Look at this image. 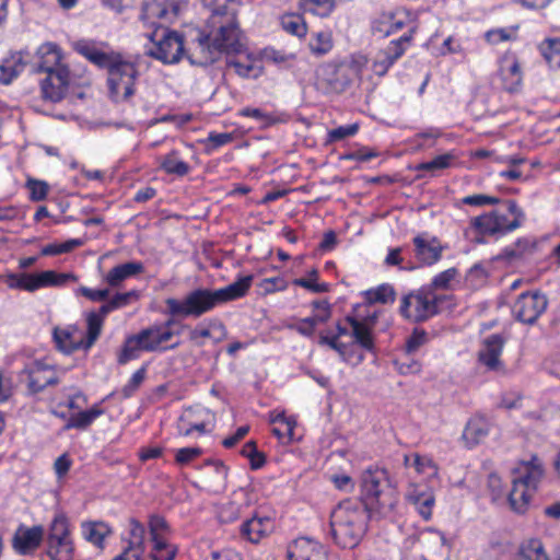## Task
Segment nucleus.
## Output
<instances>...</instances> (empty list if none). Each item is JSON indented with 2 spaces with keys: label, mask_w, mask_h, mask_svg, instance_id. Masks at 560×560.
<instances>
[{
  "label": "nucleus",
  "mask_w": 560,
  "mask_h": 560,
  "mask_svg": "<svg viewBox=\"0 0 560 560\" xmlns=\"http://www.w3.org/2000/svg\"><path fill=\"white\" fill-rule=\"evenodd\" d=\"M517 560H550L539 539H528L518 549Z\"/></svg>",
  "instance_id": "38"
},
{
  "label": "nucleus",
  "mask_w": 560,
  "mask_h": 560,
  "mask_svg": "<svg viewBox=\"0 0 560 560\" xmlns=\"http://www.w3.org/2000/svg\"><path fill=\"white\" fill-rule=\"evenodd\" d=\"M457 275L458 271L456 268L446 269L436 275L433 278L431 284L425 288L431 289L433 292L434 290H447L451 287V282L455 279Z\"/></svg>",
  "instance_id": "55"
},
{
  "label": "nucleus",
  "mask_w": 560,
  "mask_h": 560,
  "mask_svg": "<svg viewBox=\"0 0 560 560\" xmlns=\"http://www.w3.org/2000/svg\"><path fill=\"white\" fill-rule=\"evenodd\" d=\"M489 433L488 422L480 417L471 418L463 432V440L468 447H472L482 442Z\"/></svg>",
  "instance_id": "32"
},
{
  "label": "nucleus",
  "mask_w": 560,
  "mask_h": 560,
  "mask_svg": "<svg viewBox=\"0 0 560 560\" xmlns=\"http://www.w3.org/2000/svg\"><path fill=\"white\" fill-rule=\"evenodd\" d=\"M371 31L374 35L386 37L390 35V14H382L374 19L371 24Z\"/></svg>",
  "instance_id": "59"
},
{
  "label": "nucleus",
  "mask_w": 560,
  "mask_h": 560,
  "mask_svg": "<svg viewBox=\"0 0 560 560\" xmlns=\"http://www.w3.org/2000/svg\"><path fill=\"white\" fill-rule=\"evenodd\" d=\"M144 271V265L141 261H128L113 267L104 277V281L110 288H118L121 283Z\"/></svg>",
  "instance_id": "28"
},
{
  "label": "nucleus",
  "mask_w": 560,
  "mask_h": 560,
  "mask_svg": "<svg viewBox=\"0 0 560 560\" xmlns=\"http://www.w3.org/2000/svg\"><path fill=\"white\" fill-rule=\"evenodd\" d=\"M175 317L170 316L164 323L153 324L139 331L145 346V352H164L179 347L180 341L175 340L176 332L172 329Z\"/></svg>",
  "instance_id": "14"
},
{
  "label": "nucleus",
  "mask_w": 560,
  "mask_h": 560,
  "mask_svg": "<svg viewBox=\"0 0 560 560\" xmlns=\"http://www.w3.org/2000/svg\"><path fill=\"white\" fill-rule=\"evenodd\" d=\"M500 207L475 217L470 220V228L480 235H504L518 228L525 221V213L512 199L500 201Z\"/></svg>",
  "instance_id": "6"
},
{
  "label": "nucleus",
  "mask_w": 560,
  "mask_h": 560,
  "mask_svg": "<svg viewBox=\"0 0 560 560\" xmlns=\"http://www.w3.org/2000/svg\"><path fill=\"white\" fill-rule=\"evenodd\" d=\"M547 298L535 291L522 293L514 302L512 313L514 317L524 324L533 325L546 311Z\"/></svg>",
  "instance_id": "16"
},
{
  "label": "nucleus",
  "mask_w": 560,
  "mask_h": 560,
  "mask_svg": "<svg viewBox=\"0 0 560 560\" xmlns=\"http://www.w3.org/2000/svg\"><path fill=\"white\" fill-rule=\"evenodd\" d=\"M538 48L551 69H560V38H547Z\"/></svg>",
  "instance_id": "40"
},
{
  "label": "nucleus",
  "mask_w": 560,
  "mask_h": 560,
  "mask_svg": "<svg viewBox=\"0 0 560 560\" xmlns=\"http://www.w3.org/2000/svg\"><path fill=\"white\" fill-rule=\"evenodd\" d=\"M55 342L62 352L72 353L77 350H89L85 348L84 338L77 326L54 329Z\"/></svg>",
  "instance_id": "25"
},
{
  "label": "nucleus",
  "mask_w": 560,
  "mask_h": 560,
  "mask_svg": "<svg viewBox=\"0 0 560 560\" xmlns=\"http://www.w3.org/2000/svg\"><path fill=\"white\" fill-rule=\"evenodd\" d=\"M86 332L83 336L85 348H92L102 334L104 322L94 312L85 315Z\"/></svg>",
  "instance_id": "42"
},
{
  "label": "nucleus",
  "mask_w": 560,
  "mask_h": 560,
  "mask_svg": "<svg viewBox=\"0 0 560 560\" xmlns=\"http://www.w3.org/2000/svg\"><path fill=\"white\" fill-rule=\"evenodd\" d=\"M25 187L30 192V200L42 201L46 199L49 192V185L45 180L28 177L25 182Z\"/></svg>",
  "instance_id": "51"
},
{
  "label": "nucleus",
  "mask_w": 560,
  "mask_h": 560,
  "mask_svg": "<svg viewBox=\"0 0 560 560\" xmlns=\"http://www.w3.org/2000/svg\"><path fill=\"white\" fill-rule=\"evenodd\" d=\"M512 476V489L508 495L509 504L514 512L523 514L527 511L529 501L542 479V463L533 455L529 460L520 462L513 469Z\"/></svg>",
  "instance_id": "5"
},
{
  "label": "nucleus",
  "mask_w": 560,
  "mask_h": 560,
  "mask_svg": "<svg viewBox=\"0 0 560 560\" xmlns=\"http://www.w3.org/2000/svg\"><path fill=\"white\" fill-rule=\"evenodd\" d=\"M82 245L79 238H72L60 244H48L40 250L43 256H55L72 252L74 248Z\"/></svg>",
  "instance_id": "52"
},
{
  "label": "nucleus",
  "mask_w": 560,
  "mask_h": 560,
  "mask_svg": "<svg viewBox=\"0 0 560 560\" xmlns=\"http://www.w3.org/2000/svg\"><path fill=\"white\" fill-rule=\"evenodd\" d=\"M300 5L305 12L327 18L335 10L336 0H300Z\"/></svg>",
  "instance_id": "43"
},
{
  "label": "nucleus",
  "mask_w": 560,
  "mask_h": 560,
  "mask_svg": "<svg viewBox=\"0 0 560 560\" xmlns=\"http://www.w3.org/2000/svg\"><path fill=\"white\" fill-rule=\"evenodd\" d=\"M147 376V368L142 366L137 370L127 384L121 388V395L124 398H130L142 385Z\"/></svg>",
  "instance_id": "54"
},
{
  "label": "nucleus",
  "mask_w": 560,
  "mask_h": 560,
  "mask_svg": "<svg viewBox=\"0 0 560 560\" xmlns=\"http://www.w3.org/2000/svg\"><path fill=\"white\" fill-rule=\"evenodd\" d=\"M207 466L212 467L214 472V480L208 485V488H213L214 490L223 489L228 476V468L221 462H208Z\"/></svg>",
  "instance_id": "57"
},
{
  "label": "nucleus",
  "mask_w": 560,
  "mask_h": 560,
  "mask_svg": "<svg viewBox=\"0 0 560 560\" xmlns=\"http://www.w3.org/2000/svg\"><path fill=\"white\" fill-rule=\"evenodd\" d=\"M273 528V523L269 517L254 516L242 524L241 534L250 542L257 544L267 536Z\"/></svg>",
  "instance_id": "29"
},
{
  "label": "nucleus",
  "mask_w": 560,
  "mask_h": 560,
  "mask_svg": "<svg viewBox=\"0 0 560 560\" xmlns=\"http://www.w3.org/2000/svg\"><path fill=\"white\" fill-rule=\"evenodd\" d=\"M358 130L359 126L357 124L337 127L328 131L327 142H337L346 138L352 137L358 132Z\"/></svg>",
  "instance_id": "56"
},
{
  "label": "nucleus",
  "mask_w": 560,
  "mask_h": 560,
  "mask_svg": "<svg viewBox=\"0 0 560 560\" xmlns=\"http://www.w3.org/2000/svg\"><path fill=\"white\" fill-rule=\"evenodd\" d=\"M441 301V295H436L431 289L423 287L401 299L399 313L410 322H424L439 313L438 305Z\"/></svg>",
  "instance_id": "10"
},
{
  "label": "nucleus",
  "mask_w": 560,
  "mask_h": 560,
  "mask_svg": "<svg viewBox=\"0 0 560 560\" xmlns=\"http://www.w3.org/2000/svg\"><path fill=\"white\" fill-rule=\"evenodd\" d=\"M412 243L415 256L422 265L432 266L442 258L444 246L438 237L429 233H421L413 237Z\"/></svg>",
  "instance_id": "19"
},
{
  "label": "nucleus",
  "mask_w": 560,
  "mask_h": 560,
  "mask_svg": "<svg viewBox=\"0 0 560 560\" xmlns=\"http://www.w3.org/2000/svg\"><path fill=\"white\" fill-rule=\"evenodd\" d=\"M266 294L275 293L287 289V281L281 277L266 278L259 283Z\"/></svg>",
  "instance_id": "62"
},
{
  "label": "nucleus",
  "mask_w": 560,
  "mask_h": 560,
  "mask_svg": "<svg viewBox=\"0 0 560 560\" xmlns=\"http://www.w3.org/2000/svg\"><path fill=\"white\" fill-rule=\"evenodd\" d=\"M109 97L114 102H126L136 93V81L139 75L136 61L127 60L121 54L105 68Z\"/></svg>",
  "instance_id": "7"
},
{
  "label": "nucleus",
  "mask_w": 560,
  "mask_h": 560,
  "mask_svg": "<svg viewBox=\"0 0 560 560\" xmlns=\"http://www.w3.org/2000/svg\"><path fill=\"white\" fill-rule=\"evenodd\" d=\"M428 341V335L424 330L416 329L411 336L407 339L406 350L408 353L416 352Z\"/></svg>",
  "instance_id": "64"
},
{
  "label": "nucleus",
  "mask_w": 560,
  "mask_h": 560,
  "mask_svg": "<svg viewBox=\"0 0 560 560\" xmlns=\"http://www.w3.org/2000/svg\"><path fill=\"white\" fill-rule=\"evenodd\" d=\"M456 156L448 152L445 154H441L435 156L433 160L429 162L420 163L416 166L417 171H425L434 174L438 171L448 168L453 165Z\"/></svg>",
  "instance_id": "44"
},
{
  "label": "nucleus",
  "mask_w": 560,
  "mask_h": 560,
  "mask_svg": "<svg viewBox=\"0 0 560 560\" xmlns=\"http://www.w3.org/2000/svg\"><path fill=\"white\" fill-rule=\"evenodd\" d=\"M288 560H328L327 549L319 542L302 537L287 550Z\"/></svg>",
  "instance_id": "22"
},
{
  "label": "nucleus",
  "mask_w": 560,
  "mask_h": 560,
  "mask_svg": "<svg viewBox=\"0 0 560 560\" xmlns=\"http://www.w3.org/2000/svg\"><path fill=\"white\" fill-rule=\"evenodd\" d=\"M273 424L271 432L281 442L289 443L294 439V430L296 425L294 420L285 418L284 416H278L273 420Z\"/></svg>",
  "instance_id": "41"
},
{
  "label": "nucleus",
  "mask_w": 560,
  "mask_h": 560,
  "mask_svg": "<svg viewBox=\"0 0 560 560\" xmlns=\"http://www.w3.org/2000/svg\"><path fill=\"white\" fill-rule=\"evenodd\" d=\"M140 298V292L138 290H130L124 293H116L110 298V301L115 307V310H119L128 306L135 301H138Z\"/></svg>",
  "instance_id": "60"
},
{
  "label": "nucleus",
  "mask_w": 560,
  "mask_h": 560,
  "mask_svg": "<svg viewBox=\"0 0 560 560\" xmlns=\"http://www.w3.org/2000/svg\"><path fill=\"white\" fill-rule=\"evenodd\" d=\"M460 202L463 205L472 206V207H483L488 205H497L500 202V199L497 197L478 194V195H470L464 197Z\"/></svg>",
  "instance_id": "61"
},
{
  "label": "nucleus",
  "mask_w": 560,
  "mask_h": 560,
  "mask_svg": "<svg viewBox=\"0 0 560 560\" xmlns=\"http://www.w3.org/2000/svg\"><path fill=\"white\" fill-rule=\"evenodd\" d=\"M352 63H326L318 68L316 83L318 89L327 94L345 92L359 74V67Z\"/></svg>",
  "instance_id": "11"
},
{
  "label": "nucleus",
  "mask_w": 560,
  "mask_h": 560,
  "mask_svg": "<svg viewBox=\"0 0 560 560\" xmlns=\"http://www.w3.org/2000/svg\"><path fill=\"white\" fill-rule=\"evenodd\" d=\"M74 49L80 55L85 57L89 61L96 65L100 68H106L109 62L115 58L118 52H106L100 44L93 40L81 39L74 44Z\"/></svg>",
  "instance_id": "27"
},
{
  "label": "nucleus",
  "mask_w": 560,
  "mask_h": 560,
  "mask_svg": "<svg viewBox=\"0 0 560 560\" xmlns=\"http://www.w3.org/2000/svg\"><path fill=\"white\" fill-rule=\"evenodd\" d=\"M504 343L505 339L499 334L488 336L482 341L481 348L478 352L479 363L490 371H500L503 368L500 357L502 354Z\"/></svg>",
  "instance_id": "21"
},
{
  "label": "nucleus",
  "mask_w": 560,
  "mask_h": 560,
  "mask_svg": "<svg viewBox=\"0 0 560 560\" xmlns=\"http://www.w3.org/2000/svg\"><path fill=\"white\" fill-rule=\"evenodd\" d=\"M334 47L332 34L330 31H320L312 34L308 48L312 55L323 57L330 52Z\"/></svg>",
  "instance_id": "39"
},
{
  "label": "nucleus",
  "mask_w": 560,
  "mask_h": 560,
  "mask_svg": "<svg viewBox=\"0 0 560 560\" xmlns=\"http://www.w3.org/2000/svg\"><path fill=\"white\" fill-rule=\"evenodd\" d=\"M406 498L416 506L417 511L424 520H429L431 517L435 501L431 489L425 486L411 483L408 487Z\"/></svg>",
  "instance_id": "26"
},
{
  "label": "nucleus",
  "mask_w": 560,
  "mask_h": 560,
  "mask_svg": "<svg viewBox=\"0 0 560 560\" xmlns=\"http://www.w3.org/2000/svg\"><path fill=\"white\" fill-rule=\"evenodd\" d=\"M46 545L47 556L50 560H73L75 547L72 526L65 513H56L50 522Z\"/></svg>",
  "instance_id": "8"
},
{
  "label": "nucleus",
  "mask_w": 560,
  "mask_h": 560,
  "mask_svg": "<svg viewBox=\"0 0 560 560\" xmlns=\"http://www.w3.org/2000/svg\"><path fill=\"white\" fill-rule=\"evenodd\" d=\"M141 352H145V346L140 334H135L126 338L124 346L118 353L117 362L121 365L140 357Z\"/></svg>",
  "instance_id": "36"
},
{
  "label": "nucleus",
  "mask_w": 560,
  "mask_h": 560,
  "mask_svg": "<svg viewBox=\"0 0 560 560\" xmlns=\"http://www.w3.org/2000/svg\"><path fill=\"white\" fill-rule=\"evenodd\" d=\"M188 0H143L141 21L150 26L173 23Z\"/></svg>",
  "instance_id": "13"
},
{
  "label": "nucleus",
  "mask_w": 560,
  "mask_h": 560,
  "mask_svg": "<svg viewBox=\"0 0 560 560\" xmlns=\"http://www.w3.org/2000/svg\"><path fill=\"white\" fill-rule=\"evenodd\" d=\"M346 320L352 328V336L355 339V342L363 349L372 351L374 349L372 324L366 320H359L352 316H347Z\"/></svg>",
  "instance_id": "33"
},
{
  "label": "nucleus",
  "mask_w": 560,
  "mask_h": 560,
  "mask_svg": "<svg viewBox=\"0 0 560 560\" xmlns=\"http://www.w3.org/2000/svg\"><path fill=\"white\" fill-rule=\"evenodd\" d=\"M313 313L308 318L315 326L323 325L331 317V305L327 300H315L312 302Z\"/></svg>",
  "instance_id": "50"
},
{
  "label": "nucleus",
  "mask_w": 560,
  "mask_h": 560,
  "mask_svg": "<svg viewBox=\"0 0 560 560\" xmlns=\"http://www.w3.org/2000/svg\"><path fill=\"white\" fill-rule=\"evenodd\" d=\"M498 73L504 91L516 93L522 89L523 71L521 62L514 54H504L500 58Z\"/></svg>",
  "instance_id": "17"
},
{
  "label": "nucleus",
  "mask_w": 560,
  "mask_h": 560,
  "mask_svg": "<svg viewBox=\"0 0 560 560\" xmlns=\"http://www.w3.org/2000/svg\"><path fill=\"white\" fill-rule=\"evenodd\" d=\"M21 374L26 375L27 387L33 394L39 393L47 386L56 385L59 382L56 371L40 361H34L26 365Z\"/></svg>",
  "instance_id": "18"
},
{
  "label": "nucleus",
  "mask_w": 560,
  "mask_h": 560,
  "mask_svg": "<svg viewBox=\"0 0 560 560\" xmlns=\"http://www.w3.org/2000/svg\"><path fill=\"white\" fill-rule=\"evenodd\" d=\"M103 413L104 410L98 405H94L89 410L71 415L67 419V423L65 424L63 430H85Z\"/></svg>",
  "instance_id": "35"
},
{
  "label": "nucleus",
  "mask_w": 560,
  "mask_h": 560,
  "mask_svg": "<svg viewBox=\"0 0 560 560\" xmlns=\"http://www.w3.org/2000/svg\"><path fill=\"white\" fill-rule=\"evenodd\" d=\"M202 450L200 447H183L176 451L175 462L183 466L188 465L199 456H201Z\"/></svg>",
  "instance_id": "58"
},
{
  "label": "nucleus",
  "mask_w": 560,
  "mask_h": 560,
  "mask_svg": "<svg viewBox=\"0 0 560 560\" xmlns=\"http://www.w3.org/2000/svg\"><path fill=\"white\" fill-rule=\"evenodd\" d=\"M365 298L369 303H393L396 298V292L390 284H382L376 289H371L365 292Z\"/></svg>",
  "instance_id": "46"
},
{
  "label": "nucleus",
  "mask_w": 560,
  "mask_h": 560,
  "mask_svg": "<svg viewBox=\"0 0 560 560\" xmlns=\"http://www.w3.org/2000/svg\"><path fill=\"white\" fill-rule=\"evenodd\" d=\"M527 247L528 241L520 238L512 246L505 247L502 255L510 260L516 259L524 255V253L527 250Z\"/></svg>",
  "instance_id": "63"
},
{
  "label": "nucleus",
  "mask_w": 560,
  "mask_h": 560,
  "mask_svg": "<svg viewBox=\"0 0 560 560\" xmlns=\"http://www.w3.org/2000/svg\"><path fill=\"white\" fill-rule=\"evenodd\" d=\"M415 33L416 27H411L408 33L390 40L386 47L380 49L373 58L372 71L378 77L385 75L411 46Z\"/></svg>",
  "instance_id": "15"
},
{
  "label": "nucleus",
  "mask_w": 560,
  "mask_h": 560,
  "mask_svg": "<svg viewBox=\"0 0 560 560\" xmlns=\"http://www.w3.org/2000/svg\"><path fill=\"white\" fill-rule=\"evenodd\" d=\"M253 279L252 275H247L224 288L215 290L196 288L186 293L182 300L168 298L165 300V313L175 318H199L219 305L245 296L252 287Z\"/></svg>",
  "instance_id": "2"
},
{
  "label": "nucleus",
  "mask_w": 560,
  "mask_h": 560,
  "mask_svg": "<svg viewBox=\"0 0 560 560\" xmlns=\"http://www.w3.org/2000/svg\"><path fill=\"white\" fill-rule=\"evenodd\" d=\"M412 467L419 475L425 476L428 479L435 478L439 472L438 465L430 456L413 453Z\"/></svg>",
  "instance_id": "45"
},
{
  "label": "nucleus",
  "mask_w": 560,
  "mask_h": 560,
  "mask_svg": "<svg viewBox=\"0 0 560 560\" xmlns=\"http://www.w3.org/2000/svg\"><path fill=\"white\" fill-rule=\"evenodd\" d=\"M210 11L206 32H200L187 51L191 65L207 67L218 61L223 54L236 55L228 60L242 78H257L261 73L258 61L249 54L243 55L244 45L236 14L241 0H203Z\"/></svg>",
  "instance_id": "1"
},
{
  "label": "nucleus",
  "mask_w": 560,
  "mask_h": 560,
  "mask_svg": "<svg viewBox=\"0 0 560 560\" xmlns=\"http://www.w3.org/2000/svg\"><path fill=\"white\" fill-rule=\"evenodd\" d=\"M46 78L40 83L43 97L52 103L61 101L71 83L69 69H60L46 73Z\"/></svg>",
  "instance_id": "20"
},
{
  "label": "nucleus",
  "mask_w": 560,
  "mask_h": 560,
  "mask_svg": "<svg viewBox=\"0 0 560 560\" xmlns=\"http://www.w3.org/2000/svg\"><path fill=\"white\" fill-rule=\"evenodd\" d=\"M151 542L166 541L172 534V528L166 520L159 514H152L148 521Z\"/></svg>",
  "instance_id": "37"
},
{
  "label": "nucleus",
  "mask_w": 560,
  "mask_h": 560,
  "mask_svg": "<svg viewBox=\"0 0 560 560\" xmlns=\"http://www.w3.org/2000/svg\"><path fill=\"white\" fill-rule=\"evenodd\" d=\"M44 537V528L40 525L26 527L20 525L14 533L12 546L20 555H28L35 551Z\"/></svg>",
  "instance_id": "24"
},
{
  "label": "nucleus",
  "mask_w": 560,
  "mask_h": 560,
  "mask_svg": "<svg viewBox=\"0 0 560 560\" xmlns=\"http://www.w3.org/2000/svg\"><path fill=\"white\" fill-rule=\"evenodd\" d=\"M370 512L357 500H343L330 513V529L335 542L352 549L362 540L368 529Z\"/></svg>",
  "instance_id": "3"
},
{
  "label": "nucleus",
  "mask_w": 560,
  "mask_h": 560,
  "mask_svg": "<svg viewBox=\"0 0 560 560\" xmlns=\"http://www.w3.org/2000/svg\"><path fill=\"white\" fill-rule=\"evenodd\" d=\"M110 533L109 526L104 522H85L82 524L84 539L100 549L104 548V540Z\"/></svg>",
  "instance_id": "34"
},
{
  "label": "nucleus",
  "mask_w": 560,
  "mask_h": 560,
  "mask_svg": "<svg viewBox=\"0 0 560 560\" xmlns=\"http://www.w3.org/2000/svg\"><path fill=\"white\" fill-rule=\"evenodd\" d=\"M145 527L136 518L129 520V545L128 547L141 548L144 551Z\"/></svg>",
  "instance_id": "53"
},
{
  "label": "nucleus",
  "mask_w": 560,
  "mask_h": 560,
  "mask_svg": "<svg viewBox=\"0 0 560 560\" xmlns=\"http://www.w3.org/2000/svg\"><path fill=\"white\" fill-rule=\"evenodd\" d=\"M318 271L312 269L306 278H298L293 280V284L296 287L304 288L313 293H324L329 291V284L316 282Z\"/></svg>",
  "instance_id": "49"
},
{
  "label": "nucleus",
  "mask_w": 560,
  "mask_h": 560,
  "mask_svg": "<svg viewBox=\"0 0 560 560\" xmlns=\"http://www.w3.org/2000/svg\"><path fill=\"white\" fill-rule=\"evenodd\" d=\"M282 28L294 36L303 37L306 35L307 27L303 18L296 14H285L281 18Z\"/></svg>",
  "instance_id": "47"
},
{
  "label": "nucleus",
  "mask_w": 560,
  "mask_h": 560,
  "mask_svg": "<svg viewBox=\"0 0 560 560\" xmlns=\"http://www.w3.org/2000/svg\"><path fill=\"white\" fill-rule=\"evenodd\" d=\"M25 65L22 51L11 54L0 63V83L10 84L24 70Z\"/></svg>",
  "instance_id": "30"
},
{
  "label": "nucleus",
  "mask_w": 560,
  "mask_h": 560,
  "mask_svg": "<svg viewBox=\"0 0 560 560\" xmlns=\"http://www.w3.org/2000/svg\"><path fill=\"white\" fill-rule=\"evenodd\" d=\"M178 552V548L176 545L166 541H159L152 544V548L150 550V559L151 560H174Z\"/></svg>",
  "instance_id": "48"
},
{
  "label": "nucleus",
  "mask_w": 560,
  "mask_h": 560,
  "mask_svg": "<svg viewBox=\"0 0 560 560\" xmlns=\"http://www.w3.org/2000/svg\"><path fill=\"white\" fill-rule=\"evenodd\" d=\"M358 501L370 512L380 516H386L394 510L398 495L385 468L369 467L362 472L361 493Z\"/></svg>",
  "instance_id": "4"
},
{
  "label": "nucleus",
  "mask_w": 560,
  "mask_h": 560,
  "mask_svg": "<svg viewBox=\"0 0 560 560\" xmlns=\"http://www.w3.org/2000/svg\"><path fill=\"white\" fill-rule=\"evenodd\" d=\"M70 281L77 282L78 277L72 272H57L55 270L10 273L5 277V283L10 289L27 292L44 288L63 287Z\"/></svg>",
  "instance_id": "9"
},
{
  "label": "nucleus",
  "mask_w": 560,
  "mask_h": 560,
  "mask_svg": "<svg viewBox=\"0 0 560 560\" xmlns=\"http://www.w3.org/2000/svg\"><path fill=\"white\" fill-rule=\"evenodd\" d=\"M158 162L159 167L167 175L184 177L191 170L190 165L180 159L179 153L176 150L159 156Z\"/></svg>",
  "instance_id": "31"
},
{
  "label": "nucleus",
  "mask_w": 560,
  "mask_h": 560,
  "mask_svg": "<svg viewBox=\"0 0 560 560\" xmlns=\"http://www.w3.org/2000/svg\"><path fill=\"white\" fill-rule=\"evenodd\" d=\"M35 69L37 72L51 73L60 69H68L63 62L60 47L54 43L40 45L36 51Z\"/></svg>",
  "instance_id": "23"
},
{
  "label": "nucleus",
  "mask_w": 560,
  "mask_h": 560,
  "mask_svg": "<svg viewBox=\"0 0 560 560\" xmlns=\"http://www.w3.org/2000/svg\"><path fill=\"white\" fill-rule=\"evenodd\" d=\"M154 31L148 35L152 42L147 54L163 63L178 62L184 52V43L182 36L165 27L154 26Z\"/></svg>",
  "instance_id": "12"
}]
</instances>
